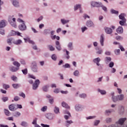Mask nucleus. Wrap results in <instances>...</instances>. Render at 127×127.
I'll use <instances>...</instances> for the list:
<instances>
[{
	"mask_svg": "<svg viewBox=\"0 0 127 127\" xmlns=\"http://www.w3.org/2000/svg\"><path fill=\"white\" fill-rule=\"evenodd\" d=\"M13 15L12 16H9L8 21L9 23L11 24L13 27H15V28H16V23L15 22V18H13Z\"/></svg>",
	"mask_w": 127,
	"mask_h": 127,
	"instance_id": "1",
	"label": "nucleus"
},
{
	"mask_svg": "<svg viewBox=\"0 0 127 127\" xmlns=\"http://www.w3.org/2000/svg\"><path fill=\"white\" fill-rule=\"evenodd\" d=\"M17 21L18 22H22V24L21 25H20L19 26V28L20 30H25L26 29V26L25 25V24L24 23V21L23 20L20 19H18Z\"/></svg>",
	"mask_w": 127,
	"mask_h": 127,
	"instance_id": "2",
	"label": "nucleus"
},
{
	"mask_svg": "<svg viewBox=\"0 0 127 127\" xmlns=\"http://www.w3.org/2000/svg\"><path fill=\"white\" fill-rule=\"evenodd\" d=\"M40 82L39 81V80L37 79L35 81V83L33 85V90H36L37 88H38V85H39V83Z\"/></svg>",
	"mask_w": 127,
	"mask_h": 127,
	"instance_id": "3",
	"label": "nucleus"
},
{
	"mask_svg": "<svg viewBox=\"0 0 127 127\" xmlns=\"http://www.w3.org/2000/svg\"><path fill=\"white\" fill-rule=\"evenodd\" d=\"M127 121V118H121L119 119L118 122L116 123V124H119L121 126V127H123V125L124 124V123Z\"/></svg>",
	"mask_w": 127,
	"mask_h": 127,
	"instance_id": "4",
	"label": "nucleus"
},
{
	"mask_svg": "<svg viewBox=\"0 0 127 127\" xmlns=\"http://www.w3.org/2000/svg\"><path fill=\"white\" fill-rule=\"evenodd\" d=\"M105 32L107 33V34H111L113 33V30H112V28L105 27L104 28Z\"/></svg>",
	"mask_w": 127,
	"mask_h": 127,
	"instance_id": "5",
	"label": "nucleus"
},
{
	"mask_svg": "<svg viewBox=\"0 0 127 127\" xmlns=\"http://www.w3.org/2000/svg\"><path fill=\"white\" fill-rule=\"evenodd\" d=\"M56 48L59 51L61 50V45H60V42L59 41H56Z\"/></svg>",
	"mask_w": 127,
	"mask_h": 127,
	"instance_id": "6",
	"label": "nucleus"
},
{
	"mask_svg": "<svg viewBox=\"0 0 127 127\" xmlns=\"http://www.w3.org/2000/svg\"><path fill=\"white\" fill-rule=\"evenodd\" d=\"M100 61H101V59H100V58H97L93 60L94 63H96L97 66H100Z\"/></svg>",
	"mask_w": 127,
	"mask_h": 127,
	"instance_id": "7",
	"label": "nucleus"
},
{
	"mask_svg": "<svg viewBox=\"0 0 127 127\" xmlns=\"http://www.w3.org/2000/svg\"><path fill=\"white\" fill-rule=\"evenodd\" d=\"M86 26L88 27H92V26H94V23L91 20H88L86 22Z\"/></svg>",
	"mask_w": 127,
	"mask_h": 127,
	"instance_id": "8",
	"label": "nucleus"
},
{
	"mask_svg": "<svg viewBox=\"0 0 127 127\" xmlns=\"http://www.w3.org/2000/svg\"><path fill=\"white\" fill-rule=\"evenodd\" d=\"M9 70L10 71H11V72H16V71L19 70V68L11 66V67H9Z\"/></svg>",
	"mask_w": 127,
	"mask_h": 127,
	"instance_id": "9",
	"label": "nucleus"
},
{
	"mask_svg": "<svg viewBox=\"0 0 127 127\" xmlns=\"http://www.w3.org/2000/svg\"><path fill=\"white\" fill-rule=\"evenodd\" d=\"M9 110L12 111H15V110H16V108H15V105L13 104L10 105L9 106Z\"/></svg>",
	"mask_w": 127,
	"mask_h": 127,
	"instance_id": "10",
	"label": "nucleus"
},
{
	"mask_svg": "<svg viewBox=\"0 0 127 127\" xmlns=\"http://www.w3.org/2000/svg\"><path fill=\"white\" fill-rule=\"evenodd\" d=\"M24 40L25 41V42H29L30 44H34V42L33 41L31 40L30 38H24Z\"/></svg>",
	"mask_w": 127,
	"mask_h": 127,
	"instance_id": "11",
	"label": "nucleus"
},
{
	"mask_svg": "<svg viewBox=\"0 0 127 127\" xmlns=\"http://www.w3.org/2000/svg\"><path fill=\"white\" fill-rule=\"evenodd\" d=\"M104 34H102L100 36V42L101 43V46H104Z\"/></svg>",
	"mask_w": 127,
	"mask_h": 127,
	"instance_id": "12",
	"label": "nucleus"
},
{
	"mask_svg": "<svg viewBox=\"0 0 127 127\" xmlns=\"http://www.w3.org/2000/svg\"><path fill=\"white\" fill-rule=\"evenodd\" d=\"M62 106L65 109H68V110H70V106H68V104H67V103H66L65 102H62Z\"/></svg>",
	"mask_w": 127,
	"mask_h": 127,
	"instance_id": "13",
	"label": "nucleus"
},
{
	"mask_svg": "<svg viewBox=\"0 0 127 127\" xmlns=\"http://www.w3.org/2000/svg\"><path fill=\"white\" fill-rule=\"evenodd\" d=\"M114 95H115V93L113 92L112 93V100H113V102H117V101H119V98H118V96H114Z\"/></svg>",
	"mask_w": 127,
	"mask_h": 127,
	"instance_id": "14",
	"label": "nucleus"
},
{
	"mask_svg": "<svg viewBox=\"0 0 127 127\" xmlns=\"http://www.w3.org/2000/svg\"><path fill=\"white\" fill-rule=\"evenodd\" d=\"M13 5L14 6H15V7H18V6H19V2H18V0H13Z\"/></svg>",
	"mask_w": 127,
	"mask_h": 127,
	"instance_id": "15",
	"label": "nucleus"
},
{
	"mask_svg": "<svg viewBox=\"0 0 127 127\" xmlns=\"http://www.w3.org/2000/svg\"><path fill=\"white\" fill-rule=\"evenodd\" d=\"M116 31L118 33H123L124 32V29H123V27L119 26Z\"/></svg>",
	"mask_w": 127,
	"mask_h": 127,
	"instance_id": "16",
	"label": "nucleus"
},
{
	"mask_svg": "<svg viewBox=\"0 0 127 127\" xmlns=\"http://www.w3.org/2000/svg\"><path fill=\"white\" fill-rule=\"evenodd\" d=\"M5 20H3L0 22V28H2L5 26Z\"/></svg>",
	"mask_w": 127,
	"mask_h": 127,
	"instance_id": "17",
	"label": "nucleus"
},
{
	"mask_svg": "<svg viewBox=\"0 0 127 127\" xmlns=\"http://www.w3.org/2000/svg\"><path fill=\"white\" fill-rule=\"evenodd\" d=\"M64 114H67V115H68L64 116L65 120H68V119H70V118H71V114H70V112H65Z\"/></svg>",
	"mask_w": 127,
	"mask_h": 127,
	"instance_id": "18",
	"label": "nucleus"
},
{
	"mask_svg": "<svg viewBox=\"0 0 127 127\" xmlns=\"http://www.w3.org/2000/svg\"><path fill=\"white\" fill-rule=\"evenodd\" d=\"M13 65H14V66H16V68H19V67H20V64H19V63H18V62L17 61L14 62L13 63Z\"/></svg>",
	"mask_w": 127,
	"mask_h": 127,
	"instance_id": "19",
	"label": "nucleus"
},
{
	"mask_svg": "<svg viewBox=\"0 0 127 127\" xmlns=\"http://www.w3.org/2000/svg\"><path fill=\"white\" fill-rule=\"evenodd\" d=\"M32 70L33 72H37V65H36V64H35L32 66Z\"/></svg>",
	"mask_w": 127,
	"mask_h": 127,
	"instance_id": "20",
	"label": "nucleus"
},
{
	"mask_svg": "<svg viewBox=\"0 0 127 127\" xmlns=\"http://www.w3.org/2000/svg\"><path fill=\"white\" fill-rule=\"evenodd\" d=\"M21 43H22V41H21V40H18L14 42V44H15L16 45L21 44Z\"/></svg>",
	"mask_w": 127,
	"mask_h": 127,
	"instance_id": "21",
	"label": "nucleus"
},
{
	"mask_svg": "<svg viewBox=\"0 0 127 127\" xmlns=\"http://www.w3.org/2000/svg\"><path fill=\"white\" fill-rule=\"evenodd\" d=\"M127 22V19L122 20L120 21L119 23L120 25L124 26L125 25V23Z\"/></svg>",
	"mask_w": 127,
	"mask_h": 127,
	"instance_id": "22",
	"label": "nucleus"
},
{
	"mask_svg": "<svg viewBox=\"0 0 127 127\" xmlns=\"http://www.w3.org/2000/svg\"><path fill=\"white\" fill-rule=\"evenodd\" d=\"M61 21L62 23H63V24H66V23H68V22H69V20H65L64 19H62L61 20Z\"/></svg>",
	"mask_w": 127,
	"mask_h": 127,
	"instance_id": "23",
	"label": "nucleus"
},
{
	"mask_svg": "<svg viewBox=\"0 0 127 127\" xmlns=\"http://www.w3.org/2000/svg\"><path fill=\"white\" fill-rule=\"evenodd\" d=\"M98 92H99L101 95H106V94H107V92L104 90L98 89Z\"/></svg>",
	"mask_w": 127,
	"mask_h": 127,
	"instance_id": "24",
	"label": "nucleus"
},
{
	"mask_svg": "<svg viewBox=\"0 0 127 127\" xmlns=\"http://www.w3.org/2000/svg\"><path fill=\"white\" fill-rule=\"evenodd\" d=\"M119 18L120 19H121V20H124V19H126V18H125V14L122 13L121 15H120Z\"/></svg>",
	"mask_w": 127,
	"mask_h": 127,
	"instance_id": "25",
	"label": "nucleus"
},
{
	"mask_svg": "<svg viewBox=\"0 0 127 127\" xmlns=\"http://www.w3.org/2000/svg\"><path fill=\"white\" fill-rule=\"evenodd\" d=\"M4 113L6 116H7L8 117L10 116V112L7 110L4 109Z\"/></svg>",
	"mask_w": 127,
	"mask_h": 127,
	"instance_id": "26",
	"label": "nucleus"
},
{
	"mask_svg": "<svg viewBox=\"0 0 127 127\" xmlns=\"http://www.w3.org/2000/svg\"><path fill=\"white\" fill-rule=\"evenodd\" d=\"M117 97L118 98V100H119V101L124 100V95L123 94L118 96Z\"/></svg>",
	"mask_w": 127,
	"mask_h": 127,
	"instance_id": "27",
	"label": "nucleus"
},
{
	"mask_svg": "<svg viewBox=\"0 0 127 127\" xmlns=\"http://www.w3.org/2000/svg\"><path fill=\"white\" fill-rule=\"evenodd\" d=\"M48 47L50 50V51H54V50H55V48H54V47H53V46L49 45L48 46Z\"/></svg>",
	"mask_w": 127,
	"mask_h": 127,
	"instance_id": "28",
	"label": "nucleus"
},
{
	"mask_svg": "<svg viewBox=\"0 0 127 127\" xmlns=\"http://www.w3.org/2000/svg\"><path fill=\"white\" fill-rule=\"evenodd\" d=\"M12 87L14 89H17V88H19V87H20V86L18 84H13Z\"/></svg>",
	"mask_w": 127,
	"mask_h": 127,
	"instance_id": "29",
	"label": "nucleus"
},
{
	"mask_svg": "<svg viewBox=\"0 0 127 127\" xmlns=\"http://www.w3.org/2000/svg\"><path fill=\"white\" fill-rule=\"evenodd\" d=\"M73 75L74 76H76V77H78V76H79V75H80V73L79 72V70H75L74 72H73Z\"/></svg>",
	"mask_w": 127,
	"mask_h": 127,
	"instance_id": "30",
	"label": "nucleus"
},
{
	"mask_svg": "<svg viewBox=\"0 0 127 127\" xmlns=\"http://www.w3.org/2000/svg\"><path fill=\"white\" fill-rule=\"evenodd\" d=\"M103 5V3H102L101 2H96V7H100L102 6V5Z\"/></svg>",
	"mask_w": 127,
	"mask_h": 127,
	"instance_id": "31",
	"label": "nucleus"
},
{
	"mask_svg": "<svg viewBox=\"0 0 127 127\" xmlns=\"http://www.w3.org/2000/svg\"><path fill=\"white\" fill-rule=\"evenodd\" d=\"M80 98H82V99H85L87 97V95L85 93H82L79 95Z\"/></svg>",
	"mask_w": 127,
	"mask_h": 127,
	"instance_id": "32",
	"label": "nucleus"
},
{
	"mask_svg": "<svg viewBox=\"0 0 127 127\" xmlns=\"http://www.w3.org/2000/svg\"><path fill=\"white\" fill-rule=\"evenodd\" d=\"M112 13H114L115 14H119V11H117L116 10H114L113 9H112L111 10Z\"/></svg>",
	"mask_w": 127,
	"mask_h": 127,
	"instance_id": "33",
	"label": "nucleus"
},
{
	"mask_svg": "<svg viewBox=\"0 0 127 127\" xmlns=\"http://www.w3.org/2000/svg\"><path fill=\"white\" fill-rule=\"evenodd\" d=\"M81 8V4H76L74 6V10H77V9H78V8Z\"/></svg>",
	"mask_w": 127,
	"mask_h": 127,
	"instance_id": "34",
	"label": "nucleus"
},
{
	"mask_svg": "<svg viewBox=\"0 0 127 127\" xmlns=\"http://www.w3.org/2000/svg\"><path fill=\"white\" fill-rule=\"evenodd\" d=\"M3 88L5 89V90H7L9 88V85L5 84H3Z\"/></svg>",
	"mask_w": 127,
	"mask_h": 127,
	"instance_id": "35",
	"label": "nucleus"
},
{
	"mask_svg": "<svg viewBox=\"0 0 127 127\" xmlns=\"http://www.w3.org/2000/svg\"><path fill=\"white\" fill-rule=\"evenodd\" d=\"M54 112L55 114H58L59 113V108L57 107H55Z\"/></svg>",
	"mask_w": 127,
	"mask_h": 127,
	"instance_id": "36",
	"label": "nucleus"
},
{
	"mask_svg": "<svg viewBox=\"0 0 127 127\" xmlns=\"http://www.w3.org/2000/svg\"><path fill=\"white\" fill-rule=\"evenodd\" d=\"M52 59H53V60H54V61H56L57 59V57L56 56V55L55 54L53 55L52 56Z\"/></svg>",
	"mask_w": 127,
	"mask_h": 127,
	"instance_id": "37",
	"label": "nucleus"
},
{
	"mask_svg": "<svg viewBox=\"0 0 127 127\" xmlns=\"http://www.w3.org/2000/svg\"><path fill=\"white\" fill-rule=\"evenodd\" d=\"M19 96H20V97H22V98H23L24 99V98H25V94L23 92H20L19 93Z\"/></svg>",
	"mask_w": 127,
	"mask_h": 127,
	"instance_id": "38",
	"label": "nucleus"
},
{
	"mask_svg": "<svg viewBox=\"0 0 127 127\" xmlns=\"http://www.w3.org/2000/svg\"><path fill=\"white\" fill-rule=\"evenodd\" d=\"M73 46V44L72 43H69L68 45V47L69 50H72V47Z\"/></svg>",
	"mask_w": 127,
	"mask_h": 127,
	"instance_id": "39",
	"label": "nucleus"
},
{
	"mask_svg": "<svg viewBox=\"0 0 127 127\" xmlns=\"http://www.w3.org/2000/svg\"><path fill=\"white\" fill-rule=\"evenodd\" d=\"M47 118L49 120H52V115L51 114H48L46 116Z\"/></svg>",
	"mask_w": 127,
	"mask_h": 127,
	"instance_id": "40",
	"label": "nucleus"
},
{
	"mask_svg": "<svg viewBox=\"0 0 127 127\" xmlns=\"http://www.w3.org/2000/svg\"><path fill=\"white\" fill-rule=\"evenodd\" d=\"M121 50H120V49H118V50H115V53L116 55H120V52Z\"/></svg>",
	"mask_w": 127,
	"mask_h": 127,
	"instance_id": "41",
	"label": "nucleus"
},
{
	"mask_svg": "<svg viewBox=\"0 0 127 127\" xmlns=\"http://www.w3.org/2000/svg\"><path fill=\"white\" fill-rule=\"evenodd\" d=\"M49 86H45L43 87V90L44 92H47Z\"/></svg>",
	"mask_w": 127,
	"mask_h": 127,
	"instance_id": "42",
	"label": "nucleus"
},
{
	"mask_svg": "<svg viewBox=\"0 0 127 127\" xmlns=\"http://www.w3.org/2000/svg\"><path fill=\"white\" fill-rule=\"evenodd\" d=\"M11 79L14 81V82L16 81V80H17V77H16V76L13 75L11 77Z\"/></svg>",
	"mask_w": 127,
	"mask_h": 127,
	"instance_id": "43",
	"label": "nucleus"
},
{
	"mask_svg": "<svg viewBox=\"0 0 127 127\" xmlns=\"http://www.w3.org/2000/svg\"><path fill=\"white\" fill-rule=\"evenodd\" d=\"M21 125L22 127H27V123L25 122H22Z\"/></svg>",
	"mask_w": 127,
	"mask_h": 127,
	"instance_id": "44",
	"label": "nucleus"
},
{
	"mask_svg": "<svg viewBox=\"0 0 127 127\" xmlns=\"http://www.w3.org/2000/svg\"><path fill=\"white\" fill-rule=\"evenodd\" d=\"M47 110V106H44L41 109V111L42 112H45Z\"/></svg>",
	"mask_w": 127,
	"mask_h": 127,
	"instance_id": "45",
	"label": "nucleus"
},
{
	"mask_svg": "<svg viewBox=\"0 0 127 127\" xmlns=\"http://www.w3.org/2000/svg\"><path fill=\"white\" fill-rule=\"evenodd\" d=\"M2 100L4 102H6V101H8V97H3L2 98Z\"/></svg>",
	"mask_w": 127,
	"mask_h": 127,
	"instance_id": "46",
	"label": "nucleus"
},
{
	"mask_svg": "<svg viewBox=\"0 0 127 127\" xmlns=\"http://www.w3.org/2000/svg\"><path fill=\"white\" fill-rule=\"evenodd\" d=\"M22 72L24 75H26L27 74V69H22Z\"/></svg>",
	"mask_w": 127,
	"mask_h": 127,
	"instance_id": "47",
	"label": "nucleus"
},
{
	"mask_svg": "<svg viewBox=\"0 0 127 127\" xmlns=\"http://www.w3.org/2000/svg\"><path fill=\"white\" fill-rule=\"evenodd\" d=\"M114 62H111L109 64V67H110V68H113V67H114Z\"/></svg>",
	"mask_w": 127,
	"mask_h": 127,
	"instance_id": "48",
	"label": "nucleus"
},
{
	"mask_svg": "<svg viewBox=\"0 0 127 127\" xmlns=\"http://www.w3.org/2000/svg\"><path fill=\"white\" fill-rule=\"evenodd\" d=\"M63 67H64V68H70V64H66L65 65H64Z\"/></svg>",
	"mask_w": 127,
	"mask_h": 127,
	"instance_id": "49",
	"label": "nucleus"
},
{
	"mask_svg": "<svg viewBox=\"0 0 127 127\" xmlns=\"http://www.w3.org/2000/svg\"><path fill=\"white\" fill-rule=\"evenodd\" d=\"M101 7H102V9L104 10V11H107V7L102 5Z\"/></svg>",
	"mask_w": 127,
	"mask_h": 127,
	"instance_id": "50",
	"label": "nucleus"
},
{
	"mask_svg": "<svg viewBox=\"0 0 127 127\" xmlns=\"http://www.w3.org/2000/svg\"><path fill=\"white\" fill-rule=\"evenodd\" d=\"M80 109H81V108L80 107V106H79V105H76L75 106L76 111H80Z\"/></svg>",
	"mask_w": 127,
	"mask_h": 127,
	"instance_id": "51",
	"label": "nucleus"
},
{
	"mask_svg": "<svg viewBox=\"0 0 127 127\" xmlns=\"http://www.w3.org/2000/svg\"><path fill=\"white\" fill-rule=\"evenodd\" d=\"M99 124H100V120H96L94 122V125L95 126H98V125H99Z\"/></svg>",
	"mask_w": 127,
	"mask_h": 127,
	"instance_id": "52",
	"label": "nucleus"
},
{
	"mask_svg": "<svg viewBox=\"0 0 127 127\" xmlns=\"http://www.w3.org/2000/svg\"><path fill=\"white\" fill-rule=\"evenodd\" d=\"M119 48L121 49V51H125V48L123 46L119 45Z\"/></svg>",
	"mask_w": 127,
	"mask_h": 127,
	"instance_id": "53",
	"label": "nucleus"
},
{
	"mask_svg": "<svg viewBox=\"0 0 127 127\" xmlns=\"http://www.w3.org/2000/svg\"><path fill=\"white\" fill-rule=\"evenodd\" d=\"M96 3H97V2L92 1V2H91V5H92V6L95 7V6H96Z\"/></svg>",
	"mask_w": 127,
	"mask_h": 127,
	"instance_id": "54",
	"label": "nucleus"
},
{
	"mask_svg": "<svg viewBox=\"0 0 127 127\" xmlns=\"http://www.w3.org/2000/svg\"><path fill=\"white\" fill-rule=\"evenodd\" d=\"M0 34L2 35H4V30L3 29L0 30Z\"/></svg>",
	"mask_w": 127,
	"mask_h": 127,
	"instance_id": "55",
	"label": "nucleus"
},
{
	"mask_svg": "<svg viewBox=\"0 0 127 127\" xmlns=\"http://www.w3.org/2000/svg\"><path fill=\"white\" fill-rule=\"evenodd\" d=\"M97 54H102L103 53V50H99L98 51L96 52Z\"/></svg>",
	"mask_w": 127,
	"mask_h": 127,
	"instance_id": "56",
	"label": "nucleus"
},
{
	"mask_svg": "<svg viewBox=\"0 0 127 127\" xmlns=\"http://www.w3.org/2000/svg\"><path fill=\"white\" fill-rule=\"evenodd\" d=\"M106 59L107 62H110V61H112V59L110 57H106Z\"/></svg>",
	"mask_w": 127,
	"mask_h": 127,
	"instance_id": "57",
	"label": "nucleus"
},
{
	"mask_svg": "<svg viewBox=\"0 0 127 127\" xmlns=\"http://www.w3.org/2000/svg\"><path fill=\"white\" fill-rule=\"evenodd\" d=\"M65 123H66V124H68V125H71V124H73V122L71 120L66 121Z\"/></svg>",
	"mask_w": 127,
	"mask_h": 127,
	"instance_id": "58",
	"label": "nucleus"
},
{
	"mask_svg": "<svg viewBox=\"0 0 127 127\" xmlns=\"http://www.w3.org/2000/svg\"><path fill=\"white\" fill-rule=\"evenodd\" d=\"M87 29H88V28H87L86 27H84L81 28L82 32H84L85 30H87Z\"/></svg>",
	"mask_w": 127,
	"mask_h": 127,
	"instance_id": "59",
	"label": "nucleus"
},
{
	"mask_svg": "<svg viewBox=\"0 0 127 127\" xmlns=\"http://www.w3.org/2000/svg\"><path fill=\"white\" fill-rule=\"evenodd\" d=\"M15 117H19V116H20L21 114L19 112H15Z\"/></svg>",
	"mask_w": 127,
	"mask_h": 127,
	"instance_id": "60",
	"label": "nucleus"
},
{
	"mask_svg": "<svg viewBox=\"0 0 127 127\" xmlns=\"http://www.w3.org/2000/svg\"><path fill=\"white\" fill-rule=\"evenodd\" d=\"M116 39L117 40H122V39H123V37L121 36H117L116 37Z\"/></svg>",
	"mask_w": 127,
	"mask_h": 127,
	"instance_id": "61",
	"label": "nucleus"
},
{
	"mask_svg": "<svg viewBox=\"0 0 127 127\" xmlns=\"http://www.w3.org/2000/svg\"><path fill=\"white\" fill-rule=\"evenodd\" d=\"M112 122V119L111 118H107L106 119V123H111Z\"/></svg>",
	"mask_w": 127,
	"mask_h": 127,
	"instance_id": "62",
	"label": "nucleus"
},
{
	"mask_svg": "<svg viewBox=\"0 0 127 127\" xmlns=\"http://www.w3.org/2000/svg\"><path fill=\"white\" fill-rule=\"evenodd\" d=\"M7 42L8 44H9V45H10V44H11V40L8 39L7 40Z\"/></svg>",
	"mask_w": 127,
	"mask_h": 127,
	"instance_id": "63",
	"label": "nucleus"
},
{
	"mask_svg": "<svg viewBox=\"0 0 127 127\" xmlns=\"http://www.w3.org/2000/svg\"><path fill=\"white\" fill-rule=\"evenodd\" d=\"M42 127H49V125H44V124H41Z\"/></svg>",
	"mask_w": 127,
	"mask_h": 127,
	"instance_id": "64",
	"label": "nucleus"
}]
</instances>
